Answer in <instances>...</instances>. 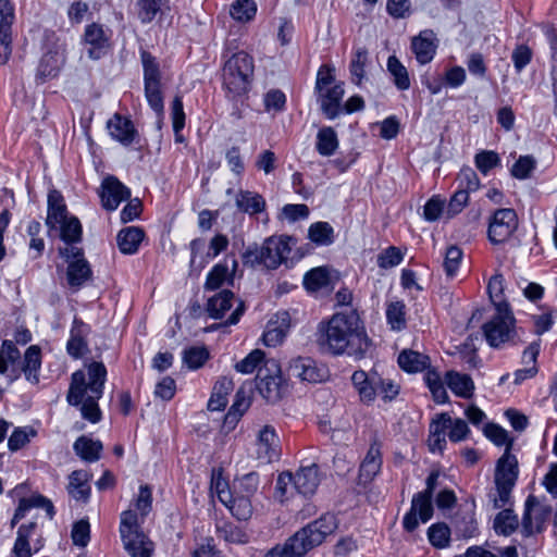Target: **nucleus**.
I'll return each instance as SVG.
<instances>
[{
  "mask_svg": "<svg viewBox=\"0 0 557 557\" xmlns=\"http://www.w3.org/2000/svg\"><path fill=\"white\" fill-rule=\"evenodd\" d=\"M21 355L18 349L15 347L12 341H3L0 350V373H5L8 370V363L14 364Z\"/></svg>",
  "mask_w": 557,
  "mask_h": 557,
  "instance_id": "obj_60",
  "label": "nucleus"
},
{
  "mask_svg": "<svg viewBox=\"0 0 557 557\" xmlns=\"http://www.w3.org/2000/svg\"><path fill=\"white\" fill-rule=\"evenodd\" d=\"M309 239L318 246H330L334 243V228L327 222H315L309 226Z\"/></svg>",
  "mask_w": 557,
  "mask_h": 557,
  "instance_id": "obj_40",
  "label": "nucleus"
},
{
  "mask_svg": "<svg viewBox=\"0 0 557 557\" xmlns=\"http://www.w3.org/2000/svg\"><path fill=\"white\" fill-rule=\"evenodd\" d=\"M253 59L239 51L230 57L223 67V85L232 98L246 94L253 76Z\"/></svg>",
  "mask_w": 557,
  "mask_h": 557,
  "instance_id": "obj_4",
  "label": "nucleus"
},
{
  "mask_svg": "<svg viewBox=\"0 0 557 557\" xmlns=\"http://www.w3.org/2000/svg\"><path fill=\"white\" fill-rule=\"evenodd\" d=\"M64 61L65 57L63 51L59 49L47 51L40 59L37 70V79L40 81V83H45L48 79L57 77Z\"/></svg>",
  "mask_w": 557,
  "mask_h": 557,
  "instance_id": "obj_21",
  "label": "nucleus"
},
{
  "mask_svg": "<svg viewBox=\"0 0 557 557\" xmlns=\"http://www.w3.org/2000/svg\"><path fill=\"white\" fill-rule=\"evenodd\" d=\"M321 94V109L330 120L338 116L341 112V101L344 96L343 84H335L333 87L324 89Z\"/></svg>",
  "mask_w": 557,
  "mask_h": 557,
  "instance_id": "obj_24",
  "label": "nucleus"
},
{
  "mask_svg": "<svg viewBox=\"0 0 557 557\" xmlns=\"http://www.w3.org/2000/svg\"><path fill=\"white\" fill-rule=\"evenodd\" d=\"M124 548L132 557H150L152 543L140 530L136 533L122 535Z\"/></svg>",
  "mask_w": 557,
  "mask_h": 557,
  "instance_id": "obj_27",
  "label": "nucleus"
},
{
  "mask_svg": "<svg viewBox=\"0 0 557 557\" xmlns=\"http://www.w3.org/2000/svg\"><path fill=\"white\" fill-rule=\"evenodd\" d=\"M488 345L499 348L515 338V318L507 301L497 302L496 314L482 326Z\"/></svg>",
  "mask_w": 557,
  "mask_h": 557,
  "instance_id": "obj_6",
  "label": "nucleus"
},
{
  "mask_svg": "<svg viewBox=\"0 0 557 557\" xmlns=\"http://www.w3.org/2000/svg\"><path fill=\"white\" fill-rule=\"evenodd\" d=\"M404 259L399 248L391 246L377 256V265L382 269H389L398 265Z\"/></svg>",
  "mask_w": 557,
  "mask_h": 557,
  "instance_id": "obj_63",
  "label": "nucleus"
},
{
  "mask_svg": "<svg viewBox=\"0 0 557 557\" xmlns=\"http://www.w3.org/2000/svg\"><path fill=\"white\" fill-rule=\"evenodd\" d=\"M14 9L8 0H0V64H5L12 52V23Z\"/></svg>",
  "mask_w": 557,
  "mask_h": 557,
  "instance_id": "obj_13",
  "label": "nucleus"
},
{
  "mask_svg": "<svg viewBox=\"0 0 557 557\" xmlns=\"http://www.w3.org/2000/svg\"><path fill=\"white\" fill-rule=\"evenodd\" d=\"M262 246L263 265L268 269H276L287 259L290 248L288 237H269Z\"/></svg>",
  "mask_w": 557,
  "mask_h": 557,
  "instance_id": "obj_15",
  "label": "nucleus"
},
{
  "mask_svg": "<svg viewBox=\"0 0 557 557\" xmlns=\"http://www.w3.org/2000/svg\"><path fill=\"white\" fill-rule=\"evenodd\" d=\"M262 361H265L264 352L260 349H255L235 364V370L243 374H249L252 373Z\"/></svg>",
  "mask_w": 557,
  "mask_h": 557,
  "instance_id": "obj_58",
  "label": "nucleus"
},
{
  "mask_svg": "<svg viewBox=\"0 0 557 557\" xmlns=\"http://www.w3.org/2000/svg\"><path fill=\"white\" fill-rule=\"evenodd\" d=\"M337 528L335 517L324 515L297 531L283 545L271 548L265 557H302L320 545Z\"/></svg>",
  "mask_w": 557,
  "mask_h": 557,
  "instance_id": "obj_3",
  "label": "nucleus"
},
{
  "mask_svg": "<svg viewBox=\"0 0 557 557\" xmlns=\"http://www.w3.org/2000/svg\"><path fill=\"white\" fill-rule=\"evenodd\" d=\"M234 383L228 377H221L213 386L212 395L208 401V409L220 411L227 405V396L233 391Z\"/></svg>",
  "mask_w": 557,
  "mask_h": 557,
  "instance_id": "obj_34",
  "label": "nucleus"
},
{
  "mask_svg": "<svg viewBox=\"0 0 557 557\" xmlns=\"http://www.w3.org/2000/svg\"><path fill=\"white\" fill-rule=\"evenodd\" d=\"M89 333V327L82 320L74 319L71 329V336L66 344L69 355L74 358L82 357L88 349L86 336Z\"/></svg>",
  "mask_w": 557,
  "mask_h": 557,
  "instance_id": "obj_23",
  "label": "nucleus"
},
{
  "mask_svg": "<svg viewBox=\"0 0 557 557\" xmlns=\"http://www.w3.org/2000/svg\"><path fill=\"white\" fill-rule=\"evenodd\" d=\"M550 512L549 506L542 504L535 496L529 495L524 504V512L521 522L523 534L531 536L535 532H541Z\"/></svg>",
  "mask_w": 557,
  "mask_h": 557,
  "instance_id": "obj_9",
  "label": "nucleus"
},
{
  "mask_svg": "<svg viewBox=\"0 0 557 557\" xmlns=\"http://www.w3.org/2000/svg\"><path fill=\"white\" fill-rule=\"evenodd\" d=\"M474 162L482 174H487L488 171L500 165V158L493 150H483L475 154Z\"/></svg>",
  "mask_w": 557,
  "mask_h": 557,
  "instance_id": "obj_57",
  "label": "nucleus"
},
{
  "mask_svg": "<svg viewBox=\"0 0 557 557\" xmlns=\"http://www.w3.org/2000/svg\"><path fill=\"white\" fill-rule=\"evenodd\" d=\"M36 528L35 522L22 524L17 530V537L15 540L12 553L15 557H32V548L29 545V536Z\"/></svg>",
  "mask_w": 557,
  "mask_h": 557,
  "instance_id": "obj_42",
  "label": "nucleus"
},
{
  "mask_svg": "<svg viewBox=\"0 0 557 557\" xmlns=\"http://www.w3.org/2000/svg\"><path fill=\"white\" fill-rule=\"evenodd\" d=\"M60 236L66 244L78 243L82 239V225L77 218L70 216L58 224Z\"/></svg>",
  "mask_w": 557,
  "mask_h": 557,
  "instance_id": "obj_48",
  "label": "nucleus"
},
{
  "mask_svg": "<svg viewBox=\"0 0 557 557\" xmlns=\"http://www.w3.org/2000/svg\"><path fill=\"white\" fill-rule=\"evenodd\" d=\"M438 472H432L426 479V488L413 495L410 510L403 520L404 529L413 532L419 522L426 523L433 516L432 496L437 486Z\"/></svg>",
  "mask_w": 557,
  "mask_h": 557,
  "instance_id": "obj_7",
  "label": "nucleus"
},
{
  "mask_svg": "<svg viewBox=\"0 0 557 557\" xmlns=\"http://www.w3.org/2000/svg\"><path fill=\"white\" fill-rule=\"evenodd\" d=\"M144 236L145 233L140 227L128 226L121 230L116 236L119 249L126 255L135 253Z\"/></svg>",
  "mask_w": 557,
  "mask_h": 557,
  "instance_id": "obj_33",
  "label": "nucleus"
},
{
  "mask_svg": "<svg viewBox=\"0 0 557 557\" xmlns=\"http://www.w3.org/2000/svg\"><path fill=\"white\" fill-rule=\"evenodd\" d=\"M259 486V475L257 472H249L233 482V493L236 495L251 497Z\"/></svg>",
  "mask_w": 557,
  "mask_h": 557,
  "instance_id": "obj_47",
  "label": "nucleus"
},
{
  "mask_svg": "<svg viewBox=\"0 0 557 557\" xmlns=\"http://www.w3.org/2000/svg\"><path fill=\"white\" fill-rule=\"evenodd\" d=\"M518 227L513 209H498L488 225V238L493 244H502L511 237Z\"/></svg>",
  "mask_w": 557,
  "mask_h": 557,
  "instance_id": "obj_10",
  "label": "nucleus"
},
{
  "mask_svg": "<svg viewBox=\"0 0 557 557\" xmlns=\"http://www.w3.org/2000/svg\"><path fill=\"white\" fill-rule=\"evenodd\" d=\"M69 285L78 289L91 276V270L88 262L84 258L72 260L67 267Z\"/></svg>",
  "mask_w": 557,
  "mask_h": 557,
  "instance_id": "obj_37",
  "label": "nucleus"
},
{
  "mask_svg": "<svg viewBox=\"0 0 557 557\" xmlns=\"http://www.w3.org/2000/svg\"><path fill=\"white\" fill-rule=\"evenodd\" d=\"M351 382L358 392L360 400L369 405L375 400L379 394V387L380 384H382V375L376 369H372L369 372L357 370L351 375Z\"/></svg>",
  "mask_w": 557,
  "mask_h": 557,
  "instance_id": "obj_11",
  "label": "nucleus"
},
{
  "mask_svg": "<svg viewBox=\"0 0 557 557\" xmlns=\"http://www.w3.org/2000/svg\"><path fill=\"white\" fill-rule=\"evenodd\" d=\"M519 527V519L511 509H504L494 519V530L497 534L510 535Z\"/></svg>",
  "mask_w": 557,
  "mask_h": 557,
  "instance_id": "obj_43",
  "label": "nucleus"
},
{
  "mask_svg": "<svg viewBox=\"0 0 557 557\" xmlns=\"http://www.w3.org/2000/svg\"><path fill=\"white\" fill-rule=\"evenodd\" d=\"M257 13V4L253 0H235L230 8L231 16L240 23L253 20Z\"/></svg>",
  "mask_w": 557,
  "mask_h": 557,
  "instance_id": "obj_44",
  "label": "nucleus"
},
{
  "mask_svg": "<svg viewBox=\"0 0 557 557\" xmlns=\"http://www.w3.org/2000/svg\"><path fill=\"white\" fill-rule=\"evenodd\" d=\"M257 389L260 395L271 404H276L288 393V383L282 376L277 360L268 359L259 367Z\"/></svg>",
  "mask_w": 557,
  "mask_h": 557,
  "instance_id": "obj_8",
  "label": "nucleus"
},
{
  "mask_svg": "<svg viewBox=\"0 0 557 557\" xmlns=\"http://www.w3.org/2000/svg\"><path fill=\"white\" fill-rule=\"evenodd\" d=\"M84 40L90 46L88 57L92 60L100 59L108 46V37L102 26L96 23L88 25L85 29Z\"/></svg>",
  "mask_w": 557,
  "mask_h": 557,
  "instance_id": "obj_22",
  "label": "nucleus"
},
{
  "mask_svg": "<svg viewBox=\"0 0 557 557\" xmlns=\"http://www.w3.org/2000/svg\"><path fill=\"white\" fill-rule=\"evenodd\" d=\"M292 376L300 379L302 382L319 383L323 382L327 375V369L318 364V362L308 357H298L293 359L288 367Z\"/></svg>",
  "mask_w": 557,
  "mask_h": 557,
  "instance_id": "obj_12",
  "label": "nucleus"
},
{
  "mask_svg": "<svg viewBox=\"0 0 557 557\" xmlns=\"http://www.w3.org/2000/svg\"><path fill=\"white\" fill-rule=\"evenodd\" d=\"M462 260V250L457 246L447 248L444 260V270L448 277L455 276Z\"/></svg>",
  "mask_w": 557,
  "mask_h": 557,
  "instance_id": "obj_59",
  "label": "nucleus"
},
{
  "mask_svg": "<svg viewBox=\"0 0 557 557\" xmlns=\"http://www.w3.org/2000/svg\"><path fill=\"white\" fill-rule=\"evenodd\" d=\"M449 534V528L445 523L433 524L428 531L431 544L437 548H443L448 544Z\"/></svg>",
  "mask_w": 557,
  "mask_h": 557,
  "instance_id": "obj_61",
  "label": "nucleus"
},
{
  "mask_svg": "<svg viewBox=\"0 0 557 557\" xmlns=\"http://www.w3.org/2000/svg\"><path fill=\"white\" fill-rule=\"evenodd\" d=\"M387 70L394 78L395 86L399 90H407L410 88L408 71L395 55H391L388 58Z\"/></svg>",
  "mask_w": 557,
  "mask_h": 557,
  "instance_id": "obj_46",
  "label": "nucleus"
},
{
  "mask_svg": "<svg viewBox=\"0 0 557 557\" xmlns=\"http://www.w3.org/2000/svg\"><path fill=\"white\" fill-rule=\"evenodd\" d=\"M330 284V276L325 269L315 268L305 274L304 285L309 292H318Z\"/></svg>",
  "mask_w": 557,
  "mask_h": 557,
  "instance_id": "obj_50",
  "label": "nucleus"
},
{
  "mask_svg": "<svg viewBox=\"0 0 557 557\" xmlns=\"http://www.w3.org/2000/svg\"><path fill=\"white\" fill-rule=\"evenodd\" d=\"M278 436L275 433V430L271 425H264L258 434V449L257 455L258 459L271 462L278 457Z\"/></svg>",
  "mask_w": 557,
  "mask_h": 557,
  "instance_id": "obj_16",
  "label": "nucleus"
},
{
  "mask_svg": "<svg viewBox=\"0 0 557 557\" xmlns=\"http://www.w3.org/2000/svg\"><path fill=\"white\" fill-rule=\"evenodd\" d=\"M450 425V416L448 413L437 414L430 424L429 447L432 451H442L446 445L445 433Z\"/></svg>",
  "mask_w": 557,
  "mask_h": 557,
  "instance_id": "obj_26",
  "label": "nucleus"
},
{
  "mask_svg": "<svg viewBox=\"0 0 557 557\" xmlns=\"http://www.w3.org/2000/svg\"><path fill=\"white\" fill-rule=\"evenodd\" d=\"M145 85V97L150 108L157 113H163V94L161 89V83H144Z\"/></svg>",
  "mask_w": 557,
  "mask_h": 557,
  "instance_id": "obj_55",
  "label": "nucleus"
},
{
  "mask_svg": "<svg viewBox=\"0 0 557 557\" xmlns=\"http://www.w3.org/2000/svg\"><path fill=\"white\" fill-rule=\"evenodd\" d=\"M131 190L123 185L115 176H107L101 184L99 197L102 207L109 211L115 210L120 203L128 199Z\"/></svg>",
  "mask_w": 557,
  "mask_h": 557,
  "instance_id": "obj_14",
  "label": "nucleus"
},
{
  "mask_svg": "<svg viewBox=\"0 0 557 557\" xmlns=\"http://www.w3.org/2000/svg\"><path fill=\"white\" fill-rule=\"evenodd\" d=\"M398 364L404 371L416 373L429 367L430 358L416 350L405 349L398 356Z\"/></svg>",
  "mask_w": 557,
  "mask_h": 557,
  "instance_id": "obj_36",
  "label": "nucleus"
},
{
  "mask_svg": "<svg viewBox=\"0 0 557 557\" xmlns=\"http://www.w3.org/2000/svg\"><path fill=\"white\" fill-rule=\"evenodd\" d=\"M367 61H368L367 49H364V48L357 49V51L355 52L354 58L350 62V66H349L351 81L357 85H360L362 78L364 77V66L367 64Z\"/></svg>",
  "mask_w": 557,
  "mask_h": 557,
  "instance_id": "obj_54",
  "label": "nucleus"
},
{
  "mask_svg": "<svg viewBox=\"0 0 557 557\" xmlns=\"http://www.w3.org/2000/svg\"><path fill=\"white\" fill-rule=\"evenodd\" d=\"M512 443L513 441H510L507 444L505 453L496 463L494 475L496 493L491 495L494 508H503L509 502L512 487L518 479V460L510 454Z\"/></svg>",
  "mask_w": 557,
  "mask_h": 557,
  "instance_id": "obj_5",
  "label": "nucleus"
},
{
  "mask_svg": "<svg viewBox=\"0 0 557 557\" xmlns=\"http://www.w3.org/2000/svg\"><path fill=\"white\" fill-rule=\"evenodd\" d=\"M34 507L44 508L50 519L54 516V508L51 500L42 495H34L28 498L20 499L18 507L11 521V527L14 528V525L25 517L26 511Z\"/></svg>",
  "mask_w": 557,
  "mask_h": 557,
  "instance_id": "obj_25",
  "label": "nucleus"
},
{
  "mask_svg": "<svg viewBox=\"0 0 557 557\" xmlns=\"http://www.w3.org/2000/svg\"><path fill=\"white\" fill-rule=\"evenodd\" d=\"M453 525L456 533L463 539L472 537L476 532V521L471 511L458 512L453 519Z\"/></svg>",
  "mask_w": 557,
  "mask_h": 557,
  "instance_id": "obj_45",
  "label": "nucleus"
},
{
  "mask_svg": "<svg viewBox=\"0 0 557 557\" xmlns=\"http://www.w3.org/2000/svg\"><path fill=\"white\" fill-rule=\"evenodd\" d=\"M208 359L209 351L206 347H190L183 352V361L191 370L201 368Z\"/></svg>",
  "mask_w": 557,
  "mask_h": 557,
  "instance_id": "obj_52",
  "label": "nucleus"
},
{
  "mask_svg": "<svg viewBox=\"0 0 557 557\" xmlns=\"http://www.w3.org/2000/svg\"><path fill=\"white\" fill-rule=\"evenodd\" d=\"M35 435L36 431L33 429H15L8 440L9 449L12 451L21 449L29 442L30 436Z\"/></svg>",
  "mask_w": 557,
  "mask_h": 557,
  "instance_id": "obj_64",
  "label": "nucleus"
},
{
  "mask_svg": "<svg viewBox=\"0 0 557 557\" xmlns=\"http://www.w3.org/2000/svg\"><path fill=\"white\" fill-rule=\"evenodd\" d=\"M173 131L175 133V140L182 143L184 137L180 134L185 126V113L183 109V100L181 96H175L172 101L171 108Z\"/></svg>",
  "mask_w": 557,
  "mask_h": 557,
  "instance_id": "obj_53",
  "label": "nucleus"
},
{
  "mask_svg": "<svg viewBox=\"0 0 557 557\" xmlns=\"http://www.w3.org/2000/svg\"><path fill=\"white\" fill-rule=\"evenodd\" d=\"M106 380L107 369L97 361L87 366V374L82 370L72 374L67 403L79 407L82 417L90 423H98L102 418L98 400L102 397Z\"/></svg>",
  "mask_w": 557,
  "mask_h": 557,
  "instance_id": "obj_2",
  "label": "nucleus"
},
{
  "mask_svg": "<svg viewBox=\"0 0 557 557\" xmlns=\"http://www.w3.org/2000/svg\"><path fill=\"white\" fill-rule=\"evenodd\" d=\"M88 474L86 471L76 470L70 475V482L67 486L69 494L76 500L86 502L89 497L90 488L87 485Z\"/></svg>",
  "mask_w": 557,
  "mask_h": 557,
  "instance_id": "obj_39",
  "label": "nucleus"
},
{
  "mask_svg": "<svg viewBox=\"0 0 557 557\" xmlns=\"http://www.w3.org/2000/svg\"><path fill=\"white\" fill-rule=\"evenodd\" d=\"M41 367V350L37 345L29 346L25 354L22 364V372L25 379L32 383L37 384L39 382V370Z\"/></svg>",
  "mask_w": 557,
  "mask_h": 557,
  "instance_id": "obj_31",
  "label": "nucleus"
},
{
  "mask_svg": "<svg viewBox=\"0 0 557 557\" xmlns=\"http://www.w3.org/2000/svg\"><path fill=\"white\" fill-rule=\"evenodd\" d=\"M235 205L239 211L250 215L260 213L265 209L264 198L260 194L250 190L237 191Z\"/></svg>",
  "mask_w": 557,
  "mask_h": 557,
  "instance_id": "obj_32",
  "label": "nucleus"
},
{
  "mask_svg": "<svg viewBox=\"0 0 557 557\" xmlns=\"http://www.w3.org/2000/svg\"><path fill=\"white\" fill-rule=\"evenodd\" d=\"M294 479V487L295 490L304 495L309 496L312 495L320 483V475H319V467L315 463L301 467L295 475H293Z\"/></svg>",
  "mask_w": 557,
  "mask_h": 557,
  "instance_id": "obj_18",
  "label": "nucleus"
},
{
  "mask_svg": "<svg viewBox=\"0 0 557 557\" xmlns=\"http://www.w3.org/2000/svg\"><path fill=\"white\" fill-rule=\"evenodd\" d=\"M424 381L433 395V398L438 404H444L448 399V395L441 375L433 370H429L425 373Z\"/></svg>",
  "mask_w": 557,
  "mask_h": 557,
  "instance_id": "obj_51",
  "label": "nucleus"
},
{
  "mask_svg": "<svg viewBox=\"0 0 557 557\" xmlns=\"http://www.w3.org/2000/svg\"><path fill=\"white\" fill-rule=\"evenodd\" d=\"M67 216L66 206L62 195L58 190H51L48 195V214L46 224L50 228H57Z\"/></svg>",
  "mask_w": 557,
  "mask_h": 557,
  "instance_id": "obj_28",
  "label": "nucleus"
},
{
  "mask_svg": "<svg viewBox=\"0 0 557 557\" xmlns=\"http://www.w3.org/2000/svg\"><path fill=\"white\" fill-rule=\"evenodd\" d=\"M108 129L115 140L125 146L131 145L136 135V129L133 123L127 119H123L119 114H115L111 120H109Z\"/></svg>",
  "mask_w": 557,
  "mask_h": 557,
  "instance_id": "obj_29",
  "label": "nucleus"
},
{
  "mask_svg": "<svg viewBox=\"0 0 557 557\" xmlns=\"http://www.w3.org/2000/svg\"><path fill=\"white\" fill-rule=\"evenodd\" d=\"M218 496L237 520L246 521L251 517L253 508L250 497L225 491H219Z\"/></svg>",
  "mask_w": 557,
  "mask_h": 557,
  "instance_id": "obj_17",
  "label": "nucleus"
},
{
  "mask_svg": "<svg viewBox=\"0 0 557 557\" xmlns=\"http://www.w3.org/2000/svg\"><path fill=\"white\" fill-rule=\"evenodd\" d=\"M536 166V160L532 156H520L510 169V174L518 180H527Z\"/></svg>",
  "mask_w": 557,
  "mask_h": 557,
  "instance_id": "obj_56",
  "label": "nucleus"
},
{
  "mask_svg": "<svg viewBox=\"0 0 557 557\" xmlns=\"http://www.w3.org/2000/svg\"><path fill=\"white\" fill-rule=\"evenodd\" d=\"M228 268L226 264H215L207 276L205 288L210 290L220 288L226 280Z\"/></svg>",
  "mask_w": 557,
  "mask_h": 557,
  "instance_id": "obj_62",
  "label": "nucleus"
},
{
  "mask_svg": "<svg viewBox=\"0 0 557 557\" xmlns=\"http://www.w3.org/2000/svg\"><path fill=\"white\" fill-rule=\"evenodd\" d=\"M338 147L336 132L330 127H322L317 135V150L321 156L330 157L334 154Z\"/></svg>",
  "mask_w": 557,
  "mask_h": 557,
  "instance_id": "obj_41",
  "label": "nucleus"
},
{
  "mask_svg": "<svg viewBox=\"0 0 557 557\" xmlns=\"http://www.w3.org/2000/svg\"><path fill=\"white\" fill-rule=\"evenodd\" d=\"M276 320L269 321L262 339L265 346L275 347L283 342L290 326V317L288 312L277 313Z\"/></svg>",
  "mask_w": 557,
  "mask_h": 557,
  "instance_id": "obj_19",
  "label": "nucleus"
},
{
  "mask_svg": "<svg viewBox=\"0 0 557 557\" xmlns=\"http://www.w3.org/2000/svg\"><path fill=\"white\" fill-rule=\"evenodd\" d=\"M73 448L76 455L79 456L83 460L87 462H95L100 459V454L103 449V446L100 441H94L85 435H82L75 441Z\"/></svg>",
  "mask_w": 557,
  "mask_h": 557,
  "instance_id": "obj_35",
  "label": "nucleus"
},
{
  "mask_svg": "<svg viewBox=\"0 0 557 557\" xmlns=\"http://www.w3.org/2000/svg\"><path fill=\"white\" fill-rule=\"evenodd\" d=\"M435 34L431 29L422 30L412 38L411 48L416 59L420 64H426L432 61L436 51Z\"/></svg>",
  "mask_w": 557,
  "mask_h": 557,
  "instance_id": "obj_20",
  "label": "nucleus"
},
{
  "mask_svg": "<svg viewBox=\"0 0 557 557\" xmlns=\"http://www.w3.org/2000/svg\"><path fill=\"white\" fill-rule=\"evenodd\" d=\"M234 300V294L224 289L215 294L208 299L207 312L213 319L223 318L224 313L232 308V301Z\"/></svg>",
  "mask_w": 557,
  "mask_h": 557,
  "instance_id": "obj_38",
  "label": "nucleus"
},
{
  "mask_svg": "<svg viewBox=\"0 0 557 557\" xmlns=\"http://www.w3.org/2000/svg\"><path fill=\"white\" fill-rule=\"evenodd\" d=\"M317 343L324 351L334 356L348 355L363 359L371 350L372 342L355 310L338 312L318 327Z\"/></svg>",
  "mask_w": 557,
  "mask_h": 557,
  "instance_id": "obj_1",
  "label": "nucleus"
},
{
  "mask_svg": "<svg viewBox=\"0 0 557 557\" xmlns=\"http://www.w3.org/2000/svg\"><path fill=\"white\" fill-rule=\"evenodd\" d=\"M144 83H161V71L157 59L148 51L143 50L140 53Z\"/></svg>",
  "mask_w": 557,
  "mask_h": 557,
  "instance_id": "obj_49",
  "label": "nucleus"
},
{
  "mask_svg": "<svg viewBox=\"0 0 557 557\" xmlns=\"http://www.w3.org/2000/svg\"><path fill=\"white\" fill-rule=\"evenodd\" d=\"M445 382L456 396L465 399L473 396L474 383L470 375L457 371H448L445 375Z\"/></svg>",
  "mask_w": 557,
  "mask_h": 557,
  "instance_id": "obj_30",
  "label": "nucleus"
}]
</instances>
